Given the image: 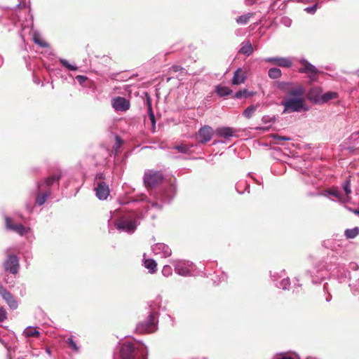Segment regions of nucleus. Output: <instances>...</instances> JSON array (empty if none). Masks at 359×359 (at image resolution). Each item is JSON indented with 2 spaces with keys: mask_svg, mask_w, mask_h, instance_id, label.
I'll use <instances>...</instances> for the list:
<instances>
[{
  "mask_svg": "<svg viewBox=\"0 0 359 359\" xmlns=\"http://www.w3.org/2000/svg\"><path fill=\"white\" fill-rule=\"evenodd\" d=\"M268 76L270 79H277L281 77L282 72L277 67H272L269 69Z\"/></svg>",
  "mask_w": 359,
  "mask_h": 359,
  "instance_id": "obj_25",
  "label": "nucleus"
},
{
  "mask_svg": "<svg viewBox=\"0 0 359 359\" xmlns=\"http://www.w3.org/2000/svg\"><path fill=\"white\" fill-rule=\"evenodd\" d=\"M254 92H250L247 89H243L237 91L234 95V97L236 99L247 98L254 95Z\"/></svg>",
  "mask_w": 359,
  "mask_h": 359,
  "instance_id": "obj_26",
  "label": "nucleus"
},
{
  "mask_svg": "<svg viewBox=\"0 0 359 359\" xmlns=\"http://www.w3.org/2000/svg\"><path fill=\"white\" fill-rule=\"evenodd\" d=\"M236 189L239 194H243L245 191L249 192V185L246 182H239L236 185Z\"/></svg>",
  "mask_w": 359,
  "mask_h": 359,
  "instance_id": "obj_32",
  "label": "nucleus"
},
{
  "mask_svg": "<svg viewBox=\"0 0 359 359\" xmlns=\"http://www.w3.org/2000/svg\"><path fill=\"white\" fill-rule=\"evenodd\" d=\"M359 234V228L355 226L353 229H347L345 230L344 235L346 238L352 239Z\"/></svg>",
  "mask_w": 359,
  "mask_h": 359,
  "instance_id": "obj_27",
  "label": "nucleus"
},
{
  "mask_svg": "<svg viewBox=\"0 0 359 359\" xmlns=\"http://www.w3.org/2000/svg\"><path fill=\"white\" fill-rule=\"evenodd\" d=\"M219 143H223L224 142H222V141H217V142H214L212 144H213V145H215V144H217V143H219Z\"/></svg>",
  "mask_w": 359,
  "mask_h": 359,
  "instance_id": "obj_58",
  "label": "nucleus"
},
{
  "mask_svg": "<svg viewBox=\"0 0 359 359\" xmlns=\"http://www.w3.org/2000/svg\"><path fill=\"white\" fill-rule=\"evenodd\" d=\"M253 15V13H248L247 14L242 15L236 18V21L238 24L240 25H246L248 22L250 18L252 17Z\"/></svg>",
  "mask_w": 359,
  "mask_h": 359,
  "instance_id": "obj_29",
  "label": "nucleus"
},
{
  "mask_svg": "<svg viewBox=\"0 0 359 359\" xmlns=\"http://www.w3.org/2000/svg\"><path fill=\"white\" fill-rule=\"evenodd\" d=\"M346 149H347V150L349 151V153H351V154H353V153H355V151H358V150H359V149H358V148H355V147H348Z\"/></svg>",
  "mask_w": 359,
  "mask_h": 359,
  "instance_id": "obj_52",
  "label": "nucleus"
},
{
  "mask_svg": "<svg viewBox=\"0 0 359 359\" xmlns=\"http://www.w3.org/2000/svg\"><path fill=\"white\" fill-rule=\"evenodd\" d=\"M182 69V68L180 66L178 65H174L172 67V70L175 72H177L180 70Z\"/></svg>",
  "mask_w": 359,
  "mask_h": 359,
  "instance_id": "obj_53",
  "label": "nucleus"
},
{
  "mask_svg": "<svg viewBox=\"0 0 359 359\" xmlns=\"http://www.w3.org/2000/svg\"><path fill=\"white\" fill-rule=\"evenodd\" d=\"M112 107L116 111H125L130 108V102L125 97H116L112 100Z\"/></svg>",
  "mask_w": 359,
  "mask_h": 359,
  "instance_id": "obj_16",
  "label": "nucleus"
},
{
  "mask_svg": "<svg viewBox=\"0 0 359 359\" xmlns=\"http://www.w3.org/2000/svg\"><path fill=\"white\" fill-rule=\"evenodd\" d=\"M311 281H312V283H313V284H317V283H320V280H315L314 278H313L312 277H311Z\"/></svg>",
  "mask_w": 359,
  "mask_h": 359,
  "instance_id": "obj_55",
  "label": "nucleus"
},
{
  "mask_svg": "<svg viewBox=\"0 0 359 359\" xmlns=\"http://www.w3.org/2000/svg\"><path fill=\"white\" fill-rule=\"evenodd\" d=\"M2 297L11 309H15L18 307V302L11 293H2Z\"/></svg>",
  "mask_w": 359,
  "mask_h": 359,
  "instance_id": "obj_21",
  "label": "nucleus"
},
{
  "mask_svg": "<svg viewBox=\"0 0 359 359\" xmlns=\"http://www.w3.org/2000/svg\"><path fill=\"white\" fill-rule=\"evenodd\" d=\"M25 336L27 337H38L40 335V333L39 331H37L35 328L29 327L26 329L24 332Z\"/></svg>",
  "mask_w": 359,
  "mask_h": 359,
  "instance_id": "obj_34",
  "label": "nucleus"
},
{
  "mask_svg": "<svg viewBox=\"0 0 359 359\" xmlns=\"http://www.w3.org/2000/svg\"><path fill=\"white\" fill-rule=\"evenodd\" d=\"M140 334L153 333L156 330V324L154 320V316L151 313L148 318L143 322L140 323L136 328Z\"/></svg>",
  "mask_w": 359,
  "mask_h": 359,
  "instance_id": "obj_6",
  "label": "nucleus"
},
{
  "mask_svg": "<svg viewBox=\"0 0 359 359\" xmlns=\"http://www.w3.org/2000/svg\"><path fill=\"white\" fill-rule=\"evenodd\" d=\"M152 251L155 255H158L161 258H167L172 255V250L170 247L162 243L154 245L152 246Z\"/></svg>",
  "mask_w": 359,
  "mask_h": 359,
  "instance_id": "obj_10",
  "label": "nucleus"
},
{
  "mask_svg": "<svg viewBox=\"0 0 359 359\" xmlns=\"http://www.w3.org/2000/svg\"><path fill=\"white\" fill-rule=\"evenodd\" d=\"M35 82L36 83V84H39L38 80H36Z\"/></svg>",
  "mask_w": 359,
  "mask_h": 359,
  "instance_id": "obj_64",
  "label": "nucleus"
},
{
  "mask_svg": "<svg viewBox=\"0 0 359 359\" xmlns=\"http://www.w3.org/2000/svg\"><path fill=\"white\" fill-rule=\"evenodd\" d=\"M141 217L135 211H129L115 222V226L120 232L133 233L140 223Z\"/></svg>",
  "mask_w": 359,
  "mask_h": 359,
  "instance_id": "obj_2",
  "label": "nucleus"
},
{
  "mask_svg": "<svg viewBox=\"0 0 359 359\" xmlns=\"http://www.w3.org/2000/svg\"><path fill=\"white\" fill-rule=\"evenodd\" d=\"M274 359H294L291 356L286 355L285 353H280Z\"/></svg>",
  "mask_w": 359,
  "mask_h": 359,
  "instance_id": "obj_50",
  "label": "nucleus"
},
{
  "mask_svg": "<svg viewBox=\"0 0 359 359\" xmlns=\"http://www.w3.org/2000/svg\"><path fill=\"white\" fill-rule=\"evenodd\" d=\"M172 273V269L170 265H164L162 269V274L165 276L168 277L170 276Z\"/></svg>",
  "mask_w": 359,
  "mask_h": 359,
  "instance_id": "obj_42",
  "label": "nucleus"
},
{
  "mask_svg": "<svg viewBox=\"0 0 359 359\" xmlns=\"http://www.w3.org/2000/svg\"><path fill=\"white\" fill-rule=\"evenodd\" d=\"M247 79V72L242 68H238L233 73L232 84L239 85L244 83Z\"/></svg>",
  "mask_w": 359,
  "mask_h": 359,
  "instance_id": "obj_18",
  "label": "nucleus"
},
{
  "mask_svg": "<svg viewBox=\"0 0 359 359\" xmlns=\"http://www.w3.org/2000/svg\"><path fill=\"white\" fill-rule=\"evenodd\" d=\"M216 92L221 97L228 96L233 93V91L228 87L222 86H217Z\"/></svg>",
  "mask_w": 359,
  "mask_h": 359,
  "instance_id": "obj_28",
  "label": "nucleus"
},
{
  "mask_svg": "<svg viewBox=\"0 0 359 359\" xmlns=\"http://www.w3.org/2000/svg\"><path fill=\"white\" fill-rule=\"evenodd\" d=\"M257 109V107L255 105H250L248 107L243 111V116L247 118H250Z\"/></svg>",
  "mask_w": 359,
  "mask_h": 359,
  "instance_id": "obj_35",
  "label": "nucleus"
},
{
  "mask_svg": "<svg viewBox=\"0 0 359 359\" xmlns=\"http://www.w3.org/2000/svg\"><path fill=\"white\" fill-rule=\"evenodd\" d=\"M95 195L99 200H106L109 196L110 189L107 182H97L95 187Z\"/></svg>",
  "mask_w": 359,
  "mask_h": 359,
  "instance_id": "obj_12",
  "label": "nucleus"
},
{
  "mask_svg": "<svg viewBox=\"0 0 359 359\" xmlns=\"http://www.w3.org/2000/svg\"><path fill=\"white\" fill-rule=\"evenodd\" d=\"M106 182L105 175L104 172H98L95 177V184H97V182Z\"/></svg>",
  "mask_w": 359,
  "mask_h": 359,
  "instance_id": "obj_44",
  "label": "nucleus"
},
{
  "mask_svg": "<svg viewBox=\"0 0 359 359\" xmlns=\"http://www.w3.org/2000/svg\"><path fill=\"white\" fill-rule=\"evenodd\" d=\"M351 267L353 269L356 270V269L358 268V266L357 265V264H356V263H351Z\"/></svg>",
  "mask_w": 359,
  "mask_h": 359,
  "instance_id": "obj_54",
  "label": "nucleus"
},
{
  "mask_svg": "<svg viewBox=\"0 0 359 359\" xmlns=\"http://www.w3.org/2000/svg\"><path fill=\"white\" fill-rule=\"evenodd\" d=\"M59 61L65 67L70 71H76L78 69L76 66L69 63V62L65 59L60 58Z\"/></svg>",
  "mask_w": 359,
  "mask_h": 359,
  "instance_id": "obj_37",
  "label": "nucleus"
},
{
  "mask_svg": "<svg viewBox=\"0 0 359 359\" xmlns=\"http://www.w3.org/2000/svg\"><path fill=\"white\" fill-rule=\"evenodd\" d=\"M144 266L151 273H154L156 271L157 264L153 259H145L144 260Z\"/></svg>",
  "mask_w": 359,
  "mask_h": 359,
  "instance_id": "obj_23",
  "label": "nucleus"
},
{
  "mask_svg": "<svg viewBox=\"0 0 359 359\" xmlns=\"http://www.w3.org/2000/svg\"><path fill=\"white\" fill-rule=\"evenodd\" d=\"M318 7V4L316 3V4H313V6L306 7L304 10L307 13L314 14L316 12Z\"/></svg>",
  "mask_w": 359,
  "mask_h": 359,
  "instance_id": "obj_43",
  "label": "nucleus"
},
{
  "mask_svg": "<svg viewBox=\"0 0 359 359\" xmlns=\"http://www.w3.org/2000/svg\"><path fill=\"white\" fill-rule=\"evenodd\" d=\"M281 104L284 107L283 114L307 111L309 109L303 97H283Z\"/></svg>",
  "mask_w": 359,
  "mask_h": 359,
  "instance_id": "obj_3",
  "label": "nucleus"
},
{
  "mask_svg": "<svg viewBox=\"0 0 359 359\" xmlns=\"http://www.w3.org/2000/svg\"><path fill=\"white\" fill-rule=\"evenodd\" d=\"M7 318V313L3 306H0V323L4 322Z\"/></svg>",
  "mask_w": 359,
  "mask_h": 359,
  "instance_id": "obj_47",
  "label": "nucleus"
},
{
  "mask_svg": "<svg viewBox=\"0 0 359 359\" xmlns=\"http://www.w3.org/2000/svg\"><path fill=\"white\" fill-rule=\"evenodd\" d=\"M215 131L212 128L208 125L202 126L196 135V137L198 139L200 144H205L210 142L213 136Z\"/></svg>",
  "mask_w": 359,
  "mask_h": 359,
  "instance_id": "obj_7",
  "label": "nucleus"
},
{
  "mask_svg": "<svg viewBox=\"0 0 359 359\" xmlns=\"http://www.w3.org/2000/svg\"><path fill=\"white\" fill-rule=\"evenodd\" d=\"M264 61L271 64H276L280 67L290 68L292 65V62L290 57H271L265 58Z\"/></svg>",
  "mask_w": 359,
  "mask_h": 359,
  "instance_id": "obj_13",
  "label": "nucleus"
},
{
  "mask_svg": "<svg viewBox=\"0 0 359 359\" xmlns=\"http://www.w3.org/2000/svg\"><path fill=\"white\" fill-rule=\"evenodd\" d=\"M67 344H69V346L70 348H72L74 351H79V348L77 346V345L75 343V341L72 339V338H69L67 339Z\"/></svg>",
  "mask_w": 359,
  "mask_h": 359,
  "instance_id": "obj_46",
  "label": "nucleus"
},
{
  "mask_svg": "<svg viewBox=\"0 0 359 359\" xmlns=\"http://www.w3.org/2000/svg\"><path fill=\"white\" fill-rule=\"evenodd\" d=\"M148 114L149 119L152 123L153 132H154L156 128V118L152 110L151 104L150 103L149 104L148 107Z\"/></svg>",
  "mask_w": 359,
  "mask_h": 359,
  "instance_id": "obj_36",
  "label": "nucleus"
},
{
  "mask_svg": "<svg viewBox=\"0 0 359 359\" xmlns=\"http://www.w3.org/2000/svg\"><path fill=\"white\" fill-rule=\"evenodd\" d=\"M61 178L60 174H56L45 179L43 181H37L36 184V197L35 203L41 206L50 196V187L55 182H58Z\"/></svg>",
  "mask_w": 359,
  "mask_h": 359,
  "instance_id": "obj_1",
  "label": "nucleus"
},
{
  "mask_svg": "<svg viewBox=\"0 0 359 359\" xmlns=\"http://www.w3.org/2000/svg\"><path fill=\"white\" fill-rule=\"evenodd\" d=\"M122 143L123 141L121 139V137L118 136H116V143L113 148V151L114 152L115 154H117L118 153V149L121 147Z\"/></svg>",
  "mask_w": 359,
  "mask_h": 359,
  "instance_id": "obj_40",
  "label": "nucleus"
},
{
  "mask_svg": "<svg viewBox=\"0 0 359 359\" xmlns=\"http://www.w3.org/2000/svg\"><path fill=\"white\" fill-rule=\"evenodd\" d=\"M236 130L231 127H218L215 130V134L219 137L229 140L231 137L235 136Z\"/></svg>",
  "mask_w": 359,
  "mask_h": 359,
  "instance_id": "obj_17",
  "label": "nucleus"
},
{
  "mask_svg": "<svg viewBox=\"0 0 359 359\" xmlns=\"http://www.w3.org/2000/svg\"><path fill=\"white\" fill-rule=\"evenodd\" d=\"M76 79L80 84H83L88 79V78L84 75H78L76 76Z\"/></svg>",
  "mask_w": 359,
  "mask_h": 359,
  "instance_id": "obj_49",
  "label": "nucleus"
},
{
  "mask_svg": "<svg viewBox=\"0 0 359 359\" xmlns=\"http://www.w3.org/2000/svg\"><path fill=\"white\" fill-rule=\"evenodd\" d=\"M320 195L327 197V196L334 197L335 199H332L333 201H337L339 203H345L347 202V198L343 196L338 188L334 187L325 191L324 193Z\"/></svg>",
  "mask_w": 359,
  "mask_h": 359,
  "instance_id": "obj_15",
  "label": "nucleus"
},
{
  "mask_svg": "<svg viewBox=\"0 0 359 359\" xmlns=\"http://www.w3.org/2000/svg\"><path fill=\"white\" fill-rule=\"evenodd\" d=\"M33 40L36 44H38L40 47L46 48L48 47L47 42L43 41L40 39L39 35L37 32H34L33 34Z\"/></svg>",
  "mask_w": 359,
  "mask_h": 359,
  "instance_id": "obj_33",
  "label": "nucleus"
},
{
  "mask_svg": "<svg viewBox=\"0 0 359 359\" xmlns=\"http://www.w3.org/2000/svg\"><path fill=\"white\" fill-rule=\"evenodd\" d=\"M228 276L226 273L222 272L221 275H215L212 278L214 285H219L222 282L226 281Z\"/></svg>",
  "mask_w": 359,
  "mask_h": 359,
  "instance_id": "obj_30",
  "label": "nucleus"
},
{
  "mask_svg": "<svg viewBox=\"0 0 359 359\" xmlns=\"http://www.w3.org/2000/svg\"><path fill=\"white\" fill-rule=\"evenodd\" d=\"M18 359H25V358L21 357V358H18Z\"/></svg>",
  "mask_w": 359,
  "mask_h": 359,
  "instance_id": "obj_62",
  "label": "nucleus"
},
{
  "mask_svg": "<svg viewBox=\"0 0 359 359\" xmlns=\"http://www.w3.org/2000/svg\"><path fill=\"white\" fill-rule=\"evenodd\" d=\"M304 93V88L302 86H299L295 88H292L288 90L289 97H302Z\"/></svg>",
  "mask_w": 359,
  "mask_h": 359,
  "instance_id": "obj_22",
  "label": "nucleus"
},
{
  "mask_svg": "<svg viewBox=\"0 0 359 359\" xmlns=\"http://www.w3.org/2000/svg\"><path fill=\"white\" fill-rule=\"evenodd\" d=\"M271 137L274 140H284V141H289V140H291V137H287V136H281V135H279L278 134H273L271 135Z\"/></svg>",
  "mask_w": 359,
  "mask_h": 359,
  "instance_id": "obj_45",
  "label": "nucleus"
},
{
  "mask_svg": "<svg viewBox=\"0 0 359 359\" xmlns=\"http://www.w3.org/2000/svg\"><path fill=\"white\" fill-rule=\"evenodd\" d=\"M337 96V93H334V92H327V93H324L322 97H321V100L323 101V102H327L330 100H332L333 98H335Z\"/></svg>",
  "mask_w": 359,
  "mask_h": 359,
  "instance_id": "obj_39",
  "label": "nucleus"
},
{
  "mask_svg": "<svg viewBox=\"0 0 359 359\" xmlns=\"http://www.w3.org/2000/svg\"><path fill=\"white\" fill-rule=\"evenodd\" d=\"M281 22L286 27H290L292 24V20L287 17H284L281 19Z\"/></svg>",
  "mask_w": 359,
  "mask_h": 359,
  "instance_id": "obj_48",
  "label": "nucleus"
},
{
  "mask_svg": "<svg viewBox=\"0 0 359 359\" xmlns=\"http://www.w3.org/2000/svg\"><path fill=\"white\" fill-rule=\"evenodd\" d=\"M147 197L145 196L144 198H142L140 199V201H144Z\"/></svg>",
  "mask_w": 359,
  "mask_h": 359,
  "instance_id": "obj_61",
  "label": "nucleus"
},
{
  "mask_svg": "<svg viewBox=\"0 0 359 359\" xmlns=\"http://www.w3.org/2000/svg\"><path fill=\"white\" fill-rule=\"evenodd\" d=\"M239 53L247 56L253 53V48L250 41H245L241 43Z\"/></svg>",
  "mask_w": 359,
  "mask_h": 359,
  "instance_id": "obj_20",
  "label": "nucleus"
},
{
  "mask_svg": "<svg viewBox=\"0 0 359 359\" xmlns=\"http://www.w3.org/2000/svg\"><path fill=\"white\" fill-rule=\"evenodd\" d=\"M257 0H245V4L246 6H252L256 3Z\"/></svg>",
  "mask_w": 359,
  "mask_h": 359,
  "instance_id": "obj_51",
  "label": "nucleus"
},
{
  "mask_svg": "<svg viewBox=\"0 0 359 359\" xmlns=\"http://www.w3.org/2000/svg\"><path fill=\"white\" fill-rule=\"evenodd\" d=\"M0 292H6L0 284Z\"/></svg>",
  "mask_w": 359,
  "mask_h": 359,
  "instance_id": "obj_56",
  "label": "nucleus"
},
{
  "mask_svg": "<svg viewBox=\"0 0 359 359\" xmlns=\"http://www.w3.org/2000/svg\"><path fill=\"white\" fill-rule=\"evenodd\" d=\"M3 62V58L0 56V67L2 65Z\"/></svg>",
  "mask_w": 359,
  "mask_h": 359,
  "instance_id": "obj_57",
  "label": "nucleus"
},
{
  "mask_svg": "<svg viewBox=\"0 0 359 359\" xmlns=\"http://www.w3.org/2000/svg\"><path fill=\"white\" fill-rule=\"evenodd\" d=\"M297 283H294L293 285H291L290 280L289 278H285L279 281L276 286L278 288L281 289L283 290H290L293 291L299 290L301 289L302 285L299 283V279L295 278Z\"/></svg>",
  "mask_w": 359,
  "mask_h": 359,
  "instance_id": "obj_14",
  "label": "nucleus"
},
{
  "mask_svg": "<svg viewBox=\"0 0 359 359\" xmlns=\"http://www.w3.org/2000/svg\"><path fill=\"white\" fill-rule=\"evenodd\" d=\"M4 269L12 274H16L19 270V259L16 255H8L4 262Z\"/></svg>",
  "mask_w": 359,
  "mask_h": 359,
  "instance_id": "obj_8",
  "label": "nucleus"
},
{
  "mask_svg": "<svg viewBox=\"0 0 359 359\" xmlns=\"http://www.w3.org/2000/svg\"><path fill=\"white\" fill-rule=\"evenodd\" d=\"M9 250H10V248L6 249V253H8Z\"/></svg>",
  "mask_w": 359,
  "mask_h": 359,
  "instance_id": "obj_60",
  "label": "nucleus"
},
{
  "mask_svg": "<svg viewBox=\"0 0 359 359\" xmlns=\"http://www.w3.org/2000/svg\"><path fill=\"white\" fill-rule=\"evenodd\" d=\"M163 176L159 171L147 170L144 172L143 180L146 187L151 188L162 182Z\"/></svg>",
  "mask_w": 359,
  "mask_h": 359,
  "instance_id": "obj_5",
  "label": "nucleus"
},
{
  "mask_svg": "<svg viewBox=\"0 0 359 359\" xmlns=\"http://www.w3.org/2000/svg\"><path fill=\"white\" fill-rule=\"evenodd\" d=\"M354 212L359 216V210H355Z\"/></svg>",
  "mask_w": 359,
  "mask_h": 359,
  "instance_id": "obj_59",
  "label": "nucleus"
},
{
  "mask_svg": "<svg viewBox=\"0 0 359 359\" xmlns=\"http://www.w3.org/2000/svg\"><path fill=\"white\" fill-rule=\"evenodd\" d=\"M191 147L192 146H188L187 144H179L174 146L173 149L177 150L180 153L187 154L191 153Z\"/></svg>",
  "mask_w": 359,
  "mask_h": 359,
  "instance_id": "obj_31",
  "label": "nucleus"
},
{
  "mask_svg": "<svg viewBox=\"0 0 359 359\" xmlns=\"http://www.w3.org/2000/svg\"><path fill=\"white\" fill-rule=\"evenodd\" d=\"M35 82L36 83V84H39L38 80H36Z\"/></svg>",
  "mask_w": 359,
  "mask_h": 359,
  "instance_id": "obj_63",
  "label": "nucleus"
},
{
  "mask_svg": "<svg viewBox=\"0 0 359 359\" xmlns=\"http://www.w3.org/2000/svg\"><path fill=\"white\" fill-rule=\"evenodd\" d=\"M175 271L182 276H194L195 265L189 261L179 260L174 263Z\"/></svg>",
  "mask_w": 359,
  "mask_h": 359,
  "instance_id": "obj_4",
  "label": "nucleus"
},
{
  "mask_svg": "<svg viewBox=\"0 0 359 359\" xmlns=\"http://www.w3.org/2000/svg\"><path fill=\"white\" fill-rule=\"evenodd\" d=\"M292 85L290 82H286V81H278L277 83V87L279 90L282 91H287L288 88Z\"/></svg>",
  "mask_w": 359,
  "mask_h": 359,
  "instance_id": "obj_38",
  "label": "nucleus"
},
{
  "mask_svg": "<svg viewBox=\"0 0 359 359\" xmlns=\"http://www.w3.org/2000/svg\"><path fill=\"white\" fill-rule=\"evenodd\" d=\"M11 219L9 217L6 216L5 217L6 228L8 230H11V231L16 232L20 236H24L30 231L29 228L25 227L22 224H12L11 223Z\"/></svg>",
  "mask_w": 359,
  "mask_h": 359,
  "instance_id": "obj_11",
  "label": "nucleus"
},
{
  "mask_svg": "<svg viewBox=\"0 0 359 359\" xmlns=\"http://www.w3.org/2000/svg\"><path fill=\"white\" fill-rule=\"evenodd\" d=\"M157 201L151 203V207L161 210L163 204L170 203L172 198H167L165 194H160L156 196Z\"/></svg>",
  "mask_w": 359,
  "mask_h": 359,
  "instance_id": "obj_19",
  "label": "nucleus"
},
{
  "mask_svg": "<svg viewBox=\"0 0 359 359\" xmlns=\"http://www.w3.org/2000/svg\"><path fill=\"white\" fill-rule=\"evenodd\" d=\"M299 62L302 65V67L299 69V73H311L312 75L309 76L310 79H313V78L316 76L318 70L313 65L304 58L299 59Z\"/></svg>",
  "mask_w": 359,
  "mask_h": 359,
  "instance_id": "obj_9",
  "label": "nucleus"
},
{
  "mask_svg": "<svg viewBox=\"0 0 359 359\" xmlns=\"http://www.w3.org/2000/svg\"><path fill=\"white\" fill-rule=\"evenodd\" d=\"M275 121H276L275 116H271L266 115V116H264L262 118V121L264 124H271V123H274Z\"/></svg>",
  "mask_w": 359,
  "mask_h": 359,
  "instance_id": "obj_41",
  "label": "nucleus"
},
{
  "mask_svg": "<svg viewBox=\"0 0 359 359\" xmlns=\"http://www.w3.org/2000/svg\"><path fill=\"white\" fill-rule=\"evenodd\" d=\"M342 188L346 194V196H344L347 198V201H349L350 197L349 195L351 194V180L350 177L345 180L342 183Z\"/></svg>",
  "mask_w": 359,
  "mask_h": 359,
  "instance_id": "obj_24",
  "label": "nucleus"
}]
</instances>
